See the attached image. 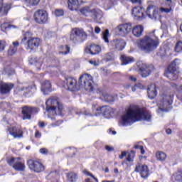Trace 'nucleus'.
<instances>
[{"label": "nucleus", "instance_id": "25", "mask_svg": "<svg viewBox=\"0 0 182 182\" xmlns=\"http://www.w3.org/2000/svg\"><path fill=\"white\" fill-rule=\"evenodd\" d=\"M148 97L153 100L156 96H157V90L156 89V85L152 84L147 88Z\"/></svg>", "mask_w": 182, "mask_h": 182}, {"label": "nucleus", "instance_id": "1", "mask_svg": "<svg viewBox=\"0 0 182 182\" xmlns=\"http://www.w3.org/2000/svg\"><path fill=\"white\" fill-rule=\"evenodd\" d=\"M151 115L148 112H144L137 106L129 107L127 112L122 116V126H132L133 123L139 120H146L149 122Z\"/></svg>", "mask_w": 182, "mask_h": 182}, {"label": "nucleus", "instance_id": "24", "mask_svg": "<svg viewBox=\"0 0 182 182\" xmlns=\"http://www.w3.org/2000/svg\"><path fill=\"white\" fill-rule=\"evenodd\" d=\"M41 92L43 95H49L52 92V85L49 80H45L41 83Z\"/></svg>", "mask_w": 182, "mask_h": 182}, {"label": "nucleus", "instance_id": "7", "mask_svg": "<svg viewBox=\"0 0 182 182\" xmlns=\"http://www.w3.org/2000/svg\"><path fill=\"white\" fill-rule=\"evenodd\" d=\"M177 60H178L175 59L172 63L169 64L167 69L165 70L164 76L168 77V79L170 80H177V79H178L180 70H178Z\"/></svg>", "mask_w": 182, "mask_h": 182}, {"label": "nucleus", "instance_id": "36", "mask_svg": "<svg viewBox=\"0 0 182 182\" xmlns=\"http://www.w3.org/2000/svg\"><path fill=\"white\" fill-rule=\"evenodd\" d=\"M102 38L105 43H109V29H106L102 33Z\"/></svg>", "mask_w": 182, "mask_h": 182}, {"label": "nucleus", "instance_id": "52", "mask_svg": "<svg viewBox=\"0 0 182 182\" xmlns=\"http://www.w3.org/2000/svg\"><path fill=\"white\" fill-rule=\"evenodd\" d=\"M105 150H107V151H113V150H114V149L110 146H105Z\"/></svg>", "mask_w": 182, "mask_h": 182}, {"label": "nucleus", "instance_id": "26", "mask_svg": "<svg viewBox=\"0 0 182 182\" xmlns=\"http://www.w3.org/2000/svg\"><path fill=\"white\" fill-rule=\"evenodd\" d=\"M132 34L136 38H140L143 35V31H144V28L143 26L137 25L132 28Z\"/></svg>", "mask_w": 182, "mask_h": 182}, {"label": "nucleus", "instance_id": "2", "mask_svg": "<svg viewBox=\"0 0 182 182\" xmlns=\"http://www.w3.org/2000/svg\"><path fill=\"white\" fill-rule=\"evenodd\" d=\"M21 45H24L27 50H36L42 41L41 38L38 37H33V33L27 31L23 35V38L21 41Z\"/></svg>", "mask_w": 182, "mask_h": 182}, {"label": "nucleus", "instance_id": "43", "mask_svg": "<svg viewBox=\"0 0 182 182\" xmlns=\"http://www.w3.org/2000/svg\"><path fill=\"white\" fill-rule=\"evenodd\" d=\"M17 48L16 47H10L8 51L9 55L12 56V55H15L16 53Z\"/></svg>", "mask_w": 182, "mask_h": 182}, {"label": "nucleus", "instance_id": "20", "mask_svg": "<svg viewBox=\"0 0 182 182\" xmlns=\"http://www.w3.org/2000/svg\"><path fill=\"white\" fill-rule=\"evenodd\" d=\"M85 52L90 55H99L102 52V47L97 44H91L85 48Z\"/></svg>", "mask_w": 182, "mask_h": 182}, {"label": "nucleus", "instance_id": "34", "mask_svg": "<svg viewBox=\"0 0 182 182\" xmlns=\"http://www.w3.org/2000/svg\"><path fill=\"white\" fill-rule=\"evenodd\" d=\"M156 157L159 161H165L166 159H167V155L163 151H157Z\"/></svg>", "mask_w": 182, "mask_h": 182}, {"label": "nucleus", "instance_id": "57", "mask_svg": "<svg viewBox=\"0 0 182 182\" xmlns=\"http://www.w3.org/2000/svg\"><path fill=\"white\" fill-rule=\"evenodd\" d=\"M129 80H132V82H136L137 78H136V77H134V76H130L129 77Z\"/></svg>", "mask_w": 182, "mask_h": 182}, {"label": "nucleus", "instance_id": "19", "mask_svg": "<svg viewBox=\"0 0 182 182\" xmlns=\"http://www.w3.org/2000/svg\"><path fill=\"white\" fill-rule=\"evenodd\" d=\"M135 171L136 173H139L142 178H147V177H149V175L150 174L149 167H147V166L146 165H136L135 168Z\"/></svg>", "mask_w": 182, "mask_h": 182}, {"label": "nucleus", "instance_id": "47", "mask_svg": "<svg viewBox=\"0 0 182 182\" xmlns=\"http://www.w3.org/2000/svg\"><path fill=\"white\" fill-rule=\"evenodd\" d=\"M7 163L9 166H12L14 163H15V158H11L10 159H8Z\"/></svg>", "mask_w": 182, "mask_h": 182}, {"label": "nucleus", "instance_id": "58", "mask_svg": "<svg viewBox=\"0 0 182 182\" xmlns=\"http://www.w3.org/2000/svg\"><path fill=\"white\" fill-rule=\"evenodd\" d=\"M139 150H141V154H145L146 151L144 150V147H143V146H141Z\"/></svg>", "mask_w": 182, "mask_h": 182}, {"label": "nucleus", "instance_id": "12", "mask_svg": "<svg viewBox=\"0 0 182 182\" xmlns=\"http://www.w3.org/2000/svg\"><path fill=\"white\" fill-rule=\"evenodd\" d=\"M132 29H133L132 23H127L119 24L117 28H115V32L117 35H120L121 36H126V35H129V33L132 32Z\"/></svg>", "mask_w": 182, "mask_h": 182}, {"label": "nucleus", "instance_id": "23", "mask_svg": "<svg viewBox=\"0 0 182 182\" xmlns=\"http://www.w3.org/2000/svg\"><path fill=\"white\" fill-rule=\"evenodd\" d=\"M8 131L9 132V134L14 137V139H21L23 134L21 129L16 127H10Z\"/></svg>", "mask_w": 182, "mask_h": 182}, {"label": "nucleus", "instance_id": "13", "mask_svg": "<svg viewBox=\"0 0 182 182\" xmlns=\"http://www.w3.org/2000/svg\"><path fill=\"white\" fill-rule=\"evenodd\" d=\"M108 46L114 50H123L126 46V41L122 38L113 39L109 43Z\"/></svg>", "mask_w": 182, "mask_h": 182}, {"label": "nucleus", "instance_id": "27", "mask_svg": "<svg viewBox=\"0 0 182 182\" xmlns=\"http://www.w3.org/2000/svg\"><path fill=\"white\" fill-rule=\"evenodd\" d=\"M30 65H33L36 67L38 70L41 69V66H42V59L38 58H31L28 60Z\"/></svg>", "mask_w": 182, "mask_h": 182}, {"label": "nucleus", "instance_id": "63", "mask_svg": "<svg viewBox=\"0 0 182 182\" xmlns=\"http://www.w3.org/2000/svg\"><path fill=\"white\" fill-rule=\"evenodd\" d=\"M127 161H133V158H132L131 156H128L127 157Z\"/></svg>", "mask_w": 182, "mask_h": 182}, {"label": "nucleus", "instance_id": "40", "mask_svg": "<svg viewBox=\"0 0 182 182\" xmlns=\"http://www.w3.org/2000/svg\"><path fill=\"white\" fill-rule=\"evenodd\" d=\"M173 177L176 181H181L182 182V171H178L176 173L173 174Z\"/></svg>", "mask_w": 182, "mask_h": 182}, {"label": "nucleus", "instance_id": "38", "mask_svg": "<svg viewBox=\"0 0 182 182\" xmlns=\"http://www.w3.org/2000/svg\"><path fill=\"white\" fill-rule=\"evenodd\" d=\"M105 4L106 6H107L109 9H110V8H112V6H113V5H114L117 1V0H105Z\"/></svg>", "mask_w": 182, "mask_h": 182}, {"label": "nucleus", "instance_id": "61", "mask_svg": "<svg viewBox=\"0 0 182 182\" xmlns=\"http://www.w3.org/2000/svg\"><path fill=\"white\" fill-rule=\"evenodd\" d=\"M141 146L139 145V144H136L135 146H134L133 149H135L136 150L139 149L140 150Z\"/></svg>", "mask_w": 182, "mask_h": 182}, {"label": "nucleus", "instance_id": "49", "mask_svg": "<svg viewBox=\"0 0 182 182\" xmlns=\"http://www.w3.org/2000/svg\"><path fill=\"white\" fill-rule=\"evenodd\" d=\"M135 154H136V151L132 150L131 152L128 154V156L132 159H134Z\"/></svg>", "mask_w": 182, "mask_h": 182}, {"label": "nucleus", "instance_id": "31", "mask_svg": "<svg viewBox=\"0 0 182 182\" xmlns=\"http://www.w3.org/2000/svg\"><path fill=\"white\" fill-rule=\"evenodd\" d=\"M121 60L122 62V65H129V63L134 62V58L127 55H121Z\"/></svg>", "mask_w": 182, "mask_h": 182}, {"label": "nucleus", "instance_id": "59", "mask_svg": "<svg viewBox=\"0 0 182 182\" xmlns=\"http://www.w3.org/2000/svg\"><path fill=\"white\" fill-rule=\"evenodd\" d=\"M13 48H16L17 46H19V42L16 41V42H13Z\"/></svg>", "mask_w": 182, "mask_h": 182}, {"label": "nucleus", "instance_id": "33", "mask_svg": "<svg viewBox=\"0 0 182 182\" xmlns=\"http://www.w3.org/2000/svg\"><path fill=\"white\" fill-rule=\"evenodd\" d=\"M80 12L82 15H84V16H91L92 15V9L89 6L82 8Z\"/></svg>", "mask_w": 182, "mask_h": 182}, {"label": "nucleus", "instance_id": "14", "mask_svg": "<svg viewBox=\"0 0 182 182\" xmlns=\"http://www.w3.org/2000/svg\"><path fill=\"white\" fill-rule=\"evenodd\" d=\"M27 164L30 170H33L35 173H42L45 171V166L39 161L30 159L28 160Z\"/></svg>", "mask_w": 182, "mask_h": 182}, {"label": "nucleus", "instance_id": "21", "mask_svg": "<svg viewBox=\"0 0 182 182\" xmlns=\"http://www.w3.org/2000/svg\"><path fill=\"white\" fill-rule=\"evenodd\" d=\"M132 15L136 19H144L146 16H144V9L140 6L134 7L132 9Z\"/></svg>", "mask_w": 182, "mask_h": 182}, {"label": "nucleus", "instance_id": "48", "mask_svg": "<svg viewBox=\"0 0 182 182\" xmlns=\"http://www.w3.org/2000/svg\"><path fill=\"white\" fill-rule=\"evenodd\" d=\"M40 153H41V154H48V149L46 148H41L40 149Z\"/></svg>", "mask_w": 182, "mask_h": 182}, {"label": "nucleus", "instance_id": "37", "mask_svg": "<svg viewBox=\"0 0 182 182\" xmlns=\"http://www.w3.org/2000/svg\"><path fill=\"white\" fill-rule=\"evenodd\" d=\"M176 52H182V40L177 41L175 46Z\"/></svg>", "mask_w": 182, "mask_h": 182}, {"label": "nucleus", "instance_id": "29", "mask_svg": "<svg viewBox=\"0 0 182 182\" xmlns=\"http://www.w3.org/2000/svg\"><path fill=\"white\" fill-rule=\"evenodd\" d=\"M9 9H11V6H9V4L4 6L2 2L0 1V16L8 15Z\"/></svg>", "mask_w": 182, "mask_h": 182}, {"label": "nucleus", "instance_id": "42", "mask_svg": "<svg viewBox=\"0 0 182 182\" xmlns=\"http://www.w3.org/2000/svg\"><path fill=\"white\" fill-rule=\"evenodd\" d=\"M54 15L58 17L63 16L65 11H63V9H56L54 12Z\"/></svg>", "mask_w": 182, "mask_h": 182}, {"label": "nucleus", "instance_id": "53", "mask_svg": "<svg viewBox=\"0 0 182 182\" xmlns=\"http://www.w3.org/2000/svg\"><path fill=\"white\" fill-rule=\"evenodd\" d=\"M84 173L86 174V176H89L90 177H92V178H95L93 174H92L91 173H90L87 171H85Z\"/></svg>", "mask_w": 182, "mask_h": 182}, {"label": "nucleus", "instance_id": "39", "mask_svg": "<svg viewBox=\"0 0 182 182\" xmlns=\"http://www.w3.org/2000/svg\"><path fill=\"white\" fill-rule=\"evenodd\" d=\"M65 49L66 51H62V46H60L59 48V55H68V53L70 52V47H69L68 46H65Z\"/></svg>", "mask_w": 182, "mask_h": 182}, {"label": "nucleus", "instance_id": "10", "mask_svg": "<svg viewBox=\"0 0 182 182\" xmlns=\"http://www.w3.org/2000/svg\"><path fill=\"white\" fill-rule=\"evenodd\" d=\"M136 67L141 77H147L151 75V72L154 70V65H149L143 63V61H138Z\"/></svg>", "mask_w": 182, "mask_h": 182}, {"label": "nucleus", "instance_id": "4", "mask_svg": "<svg viewBox=\"0 0 182 182\" xmlns=\"http://www.w3.org/2000/svg\"><path fill=\"white\" fill-rule=\"evenodd\" d=\"M46 112L51 113L52 114H61L63 110V105L59 103L58 98L57 97H51L46 102Z\"/></svg>", "mask_w": 182, "mask_h": 182}, {"label": "nucleus", "instance_id": "51", "mask_svg": "<svg viewBox=\"0 0 182 182\" xmlns=\"http://www.w3.org/2000/svg\"><path fill=\"white\" fill-rule=\"evenodd\" d=\"M62 124V121L58 120L55 123H53L51 124V126L55 127V126H60Z\"/></svg>", "mask_w": 182, "mask_h": 182}, {"label": "nucleus", "instance_id": "17", "mask_svg": "<svg viewBox=\"0 0 182 182\" xmlns=\"http://www.w3.org/2000/svg\"><path fill=\"white\" fill-rule=\"evenodd\" d=\"M146 14L150 19H152V21H157V18L160 16L159 14V9L156 8V6L154 4H150V3L147 6Z\"/></svg>", "mask_w": 182, "mask_h": 182}, {"label": "nucleus", "instance_id": "44", "mask_svg": "<svg viewBox=\"0 0 182 182\" xmlns=\"http://www.w3.org/2000/svg\"><path fill=\"white\" fill-rule=\"evenodd\" d=\"M159 11H161V12H164L165 14H170V12H171V7L170 8L161 7L159 9Z\"/></svg>", "mask_w": 182, "mask_h": 182}, {"label": "nucleus", "instance_id": "64", "mask_svg": "<svg viewBox=\"0 0 182 182\" xmlns=\"http://www.w3.org/2000/svg\"><path fill=\"white\" fill-rule=\"evenodd\" d=\"M35 137H41V133L38 131L36 132Z\"/></svg>", "mask_w": 182, "mask_h": 182}, {"label": "nucleus", "instance_id": "45", "mask_svg": "<svg viewBox=\"0 0 182 182\" xmlns=\"http://www.w3.org/2000/svg\"><path fill=\"white\" fill-rule=\"evenodd\" d=\"M5 46H6V43L4 41L0 40V52L5 50Z\"/></svg>", "mask_w": 182, "mask_h": 182}, {"label": "nucleus", "instance_id": "41", "mask_svg": "<svg viewBox=\"0 0 182 182\" xmlns=\"http://www.w3.org/2000/svg\"><path fill=\"white\" fill-rule=\"evenodd\" d=\"M26 4H28L30 6H36V5H38L39 4V1L41 0H25Z\"/></svg>", "mask_w": 182, "mask_h": 182}, {"label": "nucleus", "instance_id": "62", "mask_svg": "<svg viewBox=\"0 0 182 182\" xmlns=\"http://www.w3.org/2000/svg\"><path fill=\"white\" fill-rule=\"evenodd\" d=\"M38 126L41 128L45 127V122H39Z\"/></svg>", "mask_w": 182, "mask_h": 182}, {"label": "nucleus", "instance_id": "60", "mask_svg": "<svg viewBox=\"0 0 182 182\" xmlns=\"http://www.w3.org/2000/svg\"><path fill=\"white\" fill-rule=\"evenodd\" d=\"M165 4L168 5V6H170L171 5V0H166Z\"/></svg>", "mask_w": 182, "mask_h": 182}, {"label": "nucleus", "instance_id": "46", "mask_svg": "<svg viewBox=\"0 0 182 182\" xmlns=\"http://www.w3.org/2000/svg\"><path fill=\"white\" fill-rule=\"evenodd\" d=\"M4 70L6 75H8L9 76L11 75H14V70L11 68H4Z\"/></svg>", "mask_w": 182, "mask_h": 182}, {"label": "nucleus", "instance_id": "11", "mask_svg": "<svg viewBox=\"0 0 182 182\" xmlns=\"http://www.w3.org/2000/svg\"><path fill=\"white\" fill-rule=\"evenodd\" d=\"M63 86L66 90H70V92H76V90H79L80 89L77 87V80L73 77H65Z\"/></svg>", "mask_w": 182, "mask_h": 182}, {"label": "nucleus", "instance_id": "28", "mask_svg": "<svg viewBox=\"0 0 182 182\" xmlns=\"http://www.w3.org/2000/svg\"><path fill=\"white\" fill-rule=\"evenodd\" d=\"M82 2V0H68V8L70 11H75L76 6L80 5Z\"/></svg>", "mask_w": 182, "mask_h": 182}, {"label": "nucleus", "instance_id": "15", "mask_svg": "<svg viewBox=\"0 0 182 182\" xmlns=\"http://www.w3.org/2000/svg\"><path fill=\"white\" fill-rule=\"evenodd\" d=\"M33 18L36 23L43 25L48 22V13H46V11L45 10H38L35 12Z\"/></svg>", "mask_w": 182, "mask_h": 182}, {"label": "nucleus", "instance_id": "50", "mask_svg": "<svg viewBox=\"0 0 182 182\" xmlns=\"http://www.w3.org/2000/svg\"><path fill=\"white\" fill-rule=\"evenodd\" d=\"M95 32L97 34H99V33H100V32H102V29L100 28L99 26H95Z\"/></svg>", "mask_w": 182, "mask_h": 182}, {"label": "nucleus", "instance_id": "5", "mask_svg": "<svg viewBox=\"0 0 182 182\" xmlns=\"http://www.w3.org/2000/svg\"><path fill=\"white\" fill-rule=\"evenodd\" d=\"M78 83L79 89H80V87L85 88L87 92H93V90H95V88L93 87V85H95L93 77L89 74L81 75L78 80Z\"/></svg>", "mask_w": 182, "mask_h": 182}, {"label": "nucleus", "instance_id": "9", "mask_svg": "<svg viewBox=\"0 0 182 182\" xmlns=\"http://www.w3.org/2000/svg\"><path fill=\"white\" fill-rule=\"evenodd\" d=\"M92 112L85 111V116H99L103 114L104 116H109L112 113V108L109 106L97 107V105H92Z\"/></svg>", "mask_w": 182, "mask_h": 182}, {"label": "nucleus", "instance_id": "8", "mask_svg": "<svg viewBox=\"0 0 182 182\" xmlns=\"http://www.w3.org/2000/svg\"><path fill=\"white\" fill-rule=\"evenodd\" d=\"M173 95L163 94L161 96V101L159 102V109L161 112H170L173 107Z\"/></svg>", "mask_w": 182, "mask_h": 182}, {"label": "nucleus", "instance_id": "3", "mask_svg": "<svg viewBox=\"0 0 182 182\" xmlns=\"http://www.w3.org/2000/svg\"><path fill=\"white\" fill-rule=\"evenodd\" d=\"M159 43V38L154 39L149 36H145L138 42V47L141 50L144 52V53H150V52H153L154 49H157Z\"/></svg>", "mask_w": 182, "mask_h": 182}, {"label": "nucleus", "instance_id": "18", "mask_svg": "<svg viewBox=\"0 0 182 182\" xmlns=\"http://www.w3.org/2000/svg\"><path fill=\"white\" fill-rule=\"evenodd\" d=\"M92 19H93L94 22H97V23H102V18H103V11L99 9H92L91 16Z\"/></svg>", "mask_w": 182, "mask_h": 182}, {"label": "nucleus", "instance_id": "30", "mask_svg": "<svg viewBox=\"0 0 182 182\" xmlns=\"http://www.w3.org/2000/svg\"><path fill=\"white\" fill-rule=\"evenodd\" d=\"M101 94L105 102H107L108 103H113V102L116 100L114 97L110 94H107L106 92H101Z\"/></svg>", "mask_w": 182, "mask_h": 182}, {"label": "nucleus", "instance_id": "54", "mask_svg": "<svg viewBox=\"0 0 182 182\" xmlns=\"http://www.w3.org/2000/svg\"><path fill=\"white\" fill-rule=\"evenodd\" d=\"M89 63H90V65H93L94 66H99V64H97L96 60H90Z\"/></svg>", "mask_w": 182, "mask_h": 182}, {"label": "nucleus", "instance_id": "55", "mask_svg": "<svg viewBox=\"0 0 182 182\" xmlns=\"http://www.w3.org/2000/svg\"><path fill=\"white\" fill-rule=\"evenodd\" d=\"M126 154H127L126 151H122V154L119 155V159L121 160L123 159L124 157H126Z\"/></svg>", "mask_w": 182, "mask_h": 182}, {"label": "nucleus", "instance_id": "22", "mask_svg": "<svg viewBox=\"0 0 182 182\" xmlns=\"http://www.w3.org/2000/svg\"><path fill=\"white\" fill-rule=\"evenodd\" d=\"M14 85L9 82V83H5L2 82L0 84V93L1 95H8L9 92L12 90L14 88Z\"/></svg>", "mask_w": 182, "mask_h": 182}, {"label": "nucleus", "instance_id": "16", "mask_svg": "<svg viewBox=\"0 0 182 182\" xmlns=\"http://www.w3.org/2000/svg\"><path fill=\"white\" fill-rule=\"evenodd\" d=\"M38 110L36 107L25 106L22 108L23 120H31L32 114H36Z\"/></svg>", "mask_w": 182, "mask_h": 182}, {"label": "nucleus", "instance_id": "6", "mask_svg": "<svg viewBox=\"0 0 182 182\" xmlns=\"http://www.w3.org/2000/svg\"><path fill=\"white\" fill-rule=\"evenodd\" d=\"M87 39V33L83 29L73 28L70 34V41L73 43H80Z\"/></svg>", "mask_w": 182, "mask_h": 182}, {"label": "nucleus", "instance_id": "32", "mask_svg": "<svg viewBox=\"0 0 182 182\" xmlns=\"http://www.w3.org/2000/svg\"><path fill=\"white\" fill-rule=\"evenodd\" d=\"M13 168L17 171H23L25 170V164L21 162L16 161L13 165Z\"/></svg>", "mask_w": 182, "mask_h": 182}, {"label": "nucleus", "instance_id": "35", "mask_svg": "<svg viewBox=\"0 0 182 182\" xmlns=\"http://www.w3.org/2000/svg\"><path fill=\"white\" fill-rule=\"evenodd\" d=\"M68 181L75 182L77 180V175L73 172H69L67 175Z\"/></svg>", "mask_w": 182, "mask_h": 182}, {"label": "nucleus", "instance_id": "56", "mask_svg": "<svg viewBox=\"0 0 182 182\" xmlns=\"http://www.w3.org/2000/svg\"><path fill=\"white\" fill-rule=\"evenodd\" d=\"M132 4H141V0H129Z\"/></svg>", "mask_w": 182, "mask_h": 182}]
</instances>
